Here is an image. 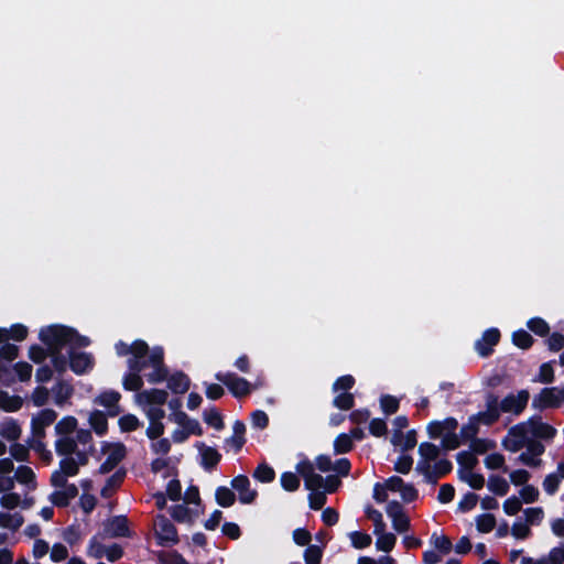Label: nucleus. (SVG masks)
Wrapping results in <instances>:
<instances>
[{
  "label": "nucleus",
  "mask_w": 564,
  "mask_h": 564,
  "mask_svg": "<svg viewBox=\"0 0 564 564\" xmlns=\"http://www.w3.org/2000/svg\"><path fill=\"white\" fill-rule=\"evenodd\" d=\"M69 326L52 324L41 328L39 339L47 347L48 352H58L69 343Z\"/></svg>",
  "instance_id": "f257e3e1"
},
{
  "label": "nucleus",
  "mask_w": 564,
  "mask_h": 564,
  "mask_svg": "<svg viewBox=\"0 0 564 564\" xmlns=\"http://www.w3.org/2000/svg\"><path fill=\"white\" fill-rule=\"evenodd\" d=\"M215 379L227 387L229 392L237 399H241L243 397H247L251 393L252 387L251 383L242 378L239 377L235 372H221L218 371L215 373Z\"/></svg>",
  "instance_id": "f03ea898"
},
{
  "label": "nucleus",
  "mask_w": 564,
  "mask_h": 564,
  "mask_svg": "<svg viewBox=\"0 0 564 564\" xmlns=\"http://www.w3.org/2000/svg\"><path fill=\"white\" fill-rule=\"evenodd\" d=\"M564 402V387L543 388L532 401V406L541 410L558 408Z\"/></svg>",
  "instance_id": "7ed1b4c3"
},
{
  "label": "nucleus",
  "mask_w": 564,
  "mask_h": 564,
  "mask_svg": "<svg viewBox=\"0 0 564 564\" xmlns=\"http://www.w3.org/2000/svg\"><path fill=\"white\" fill-rule=\"evenodd\" d=\"M108 448H110L111 451L98 469L99 474L102 475L113 470L119 465V463H121L127 455V448L122 443L109 444L105 442L102 445V452H106Z\"/></svg>",
  "instance_id": "20e7f679"
},
{
  "label": "nucleus",
  "mask_w": 564,
  "mask_h": 564,
  "mask_svg": "<svg viewBox=\"0 0 564 564\" xmlns=\"http://www.w3.org/2000/svg\"><path fill=\"white\" fill-rule=\"evenodd\" d=\"M529 399L528 390H520L517 394L509 393L500 401V410L503 413L520 415L525 410Z\"/></svg>",
  "instance_id": "39448f33"
},
{
  "label": "nucleus",
  "mask_w": 564,
  "mask_h": 564,
  "mask_svg": "<svg viewBox=\"0 0 564 564\" xmlns=\"http://www.w3.org/2000/svg\"><path fill=\"white\" fill-rule=\"evenodd\" d=\"M158 530L155 536L158 544L166 546L169 544H177L180 539L176 527L163 514L158 516Z\"/></svg>",
  "instance_id": "423d86ee"
},
{
  "label": "nucleus",
  "mask_w": 564,
  "mask_h": 564,
  "mask_svg": "<svg viewBox=\"0 0 564 564\" xmlns=\"http://www.w3.org/2000/svg\"><path fill=\"white\" fill-rule=\"evenodd\" d=\"M129 372L124 373L122 378V386L126 391H140L143 387V379L141 372L147 368L134 359L127 360Z\"/></svg>",
  "instance_id": "0eeeda50"
},
{
  "label": "nucleus",
  "mask_w": 564,
  "mask_h": 564,
  "mask_svg": "<svg viewBox=\"0 0 564 564\" xmlns=\"http://www.w3.org/2000/svg\"><path fill=\"white\" fill-rule=\"evenodd\" d=\"M386 512L391 518L392 527L397 532L403 533L410 529V518L405 514L401 502L398 500L389 501Z\"/></svg>",
  "instance_id": "6e6552de"
},
{
  "label": "nucleus",
  "mask_w": 564,
  "mask_h": 564,
  "mask_svg": "<svg viewBox=\"0 0 564 564\" xmlns=\"http://www.w3.org/2000/svg\"><path fill=\"white\" fill-rule=\"evenodd\" d=\"M230 486L238 492V500L242 505H251L258 497V491L250 488V480L246 475H238L230 481Z\"/></svg>",
  "instance_id": "1a4fd4ad"
},
{
  "label": "nucleus",
  "mask_w": 564,
  "mask_h": 564,
  "mask_svg": "<svg viewBox=\"0 0 564 564\" xmlns=\"http://www.w3.org/2000/svg\"><path fill=\"white\" fill-rule=\"evenodd\" d=\"M68 359L70 370L77 376L87 373L95 364L94 356L90 352L74 349H68Z\"/></svg>",
  "instance_id": "9d476101"
},
{
  "label": "nucleus",
  "mask_w": 564,
  "mask_h": 564,
  "mask_svg": "<svg viewBox=\"0 0 564 564\" xmlns=\"http://www.w3.org/2000/svg\"><path fill=\"white\" fill-rule=\"evenodd\" d=\"M105 532L111 538H131L132 531L129 528L127 516H113L105 523Z\"/></svg>",
  "instance_id": "9b49d317"
},
{
  "label": "nucleus",
  "mask_w": 564,
  "mask_h": 564,
  "mask_svg": "<svg viewBox=\"0 0 564 564\" xmlns=\"http://www.w3.org/2000/svg\"><path fill=\"white\" fill-rule=\"evenodd\" d=\"M530 434L536 440L551 441L556 435V429L542 421L540 415H533L528 421Z\"/></svg>",
  "instance_id": "f8f14e48"
},
{
  "label": "nucleus",
  "mask_w": 564,
  "mask_h": 564,
  "mask_svg": "<svg viewBox=\"0 0 564 564\" xmlns=\"http://www.w3.org/2000/svg\"><path fill=\"white\" fill-rule=\"evenodd\" d=\"M500 330L498 328H488L482 333L480 339L475 343V348L481 357H489L494 352V347L500 340Z\"/></svg>",
  "instance_id": "ddd939ff"
},
{
  "label": "nucleus",
  "mask_w": 564,
  "mask_h": 564,
  "mask_svg": "<svg viewBox=\"0 0 564 564\" xmlns=\"http://www.w3.org/2000/svg\"><path fill=\"white\" fill-rule=\"evenodd\" d=\"M457 420L453 416H448L443 421H431L426 426V431L430 438L436 440L443 437L445 433H448L452 430H457Z\"/></svg>",
  "instance_id": "4468645a"
},
{
  "label": "nucleus",
  "mask_w": 564,
  "mask_h": 564,
  "mask_svg": "<svg viewBox=\"0 0 564 564\" xmlns=\"http://www.w3.org/2000/svg\"><path fill=\"white\" fill-rule=\"evenodd\" d=\"M196 447L198 448L202 457L200 466L208 471L215 469L221 460V454L216 448L207 446L203 442H198Z\"/></svg>",
  "instance_id": "2eb2a0df"
},
{
  "label": "nucleus",
  "mask_w": 564,
  "mask_h": 564,
  "mask_svg": "<svg viewBox=\"0 0 564 564\" xmlns=\"http://www.w3.org/2000/svg\"><path fill=\"white\" fill-rule=\"evenodd\" d=\"M135 397L141 405H163L166 403L169 394L163 389H150L139 392Z\"/></svg>",
  "instance_id": "dca6fc26"
},
{
  "label": "nucleus",
  "mask_w": 564,
  "mask_h": 564,
  "mask_svg": "<svg viewBox=\"0 0 564 564\" xmlns=\"http://www.w3.org/2000/svg\"><path fill=\"white\" fill-rule=\"evenodd\" d=\"M166 382L167 388L175 394H183L187 392L191 387L189 377L181 370L169 376Z\"/></svg>",
  "instance_id": "f3484780"
},
{
  "label": "nucleus",
  "mask_w": 564,
  "mask_h": 564,
  "mask_svg": "<svg viewBox=\"0 0 564 564\" xmlns=\"http://www.w3.org/2000/svg\"><path fill=\"white\" fill-rule=\"evenodd\" d=\"M126 475V469L119 468L110 477H108L105 486L100 490L101 497L110 498L112 496V491L119 488L120 485L123 482Z\"/></svg>",
  "instance_id": "a211bd4d"
},
{
  "label": "nucleus",
  "mask_w": 564,
  "mask_h": 564,
  "mask_svg": "<svg viewBox=\"0 0 564 564\" xmlns=\"http://www.w3.org/2000/svg\"><path fill=\"white\" fill-rule=\"evenodd\" d=\"M22 433L21 426L17 420L9 417L0 424V435L10 442H15Z\"/></svg>",
  "instance_id": "6ab92c4d"
},
{
  "label": "nucleus",
  "mask_w": 564,
  "mask_h": 564,
  "mask_svg": "<svg viewBox=\"0 0 564 564\" xmlns=\"http://www.w3.org/2000/svg\"><path fill=\"white\" fill-rule=\"evenodd\" d=\"M234 434L230 438L226 440L227 443H230L236 453L240 452L243 445L246 444V425L242 421L237 420L232 425Z\"/></svg>",
  "instance_id": "aec40b11"
},
{
  "label": "nucleus",
  "mask_w": 564,
  "mask_h": 564,
  "mask_svg": "<svg viewBox=\"0 0 564 564\" xmlns=\"http://www.w3.org/2000/svg\"><path fill=\"white\" fill-rule=\"evenodd\" d=\"M89 424L98 436H104L108 432L107 415L100 410H95L90 413Z\"/></svg>",
  "instance_id": "412c9836"
},
{
  "label": "nucleus",
  "mask_w": 564,
  "mask_h": 564,
  "mask_svg": "<svg viewBox=\"0 0 564 564\" xmlns=\"http://www.w3.org/2000/svg\"><path fill=\"white\" fill-rule=\"evenodd\" d=\"M56 405H63L73 395L74 388L65 381H57L52 388Z\"/></svg>",
  "instance_id": "4be33fe9"
},
{
  "label": "nucleus",
  "mask_w": 564,
  "mask_h": 564,
  "mask_svg": "<svg viewBox=\"0 0 564 564\" xmlns=\"http://www.w3.org/2000/svg\"><path fill=\"white\" fill-rule=\"evenodd\" d=\"M130 349L131 357L129 359H134L139 364H142L143 367H148L145 357L148 356L150 348L147 341H144L143 339H135L130 345Z\"/></svg>",
  "instance_id": "5701e85b"
},
{
  "label": "nucleus",
  "mask_w": 564,
  "mask_h": 564,
  "mask_svg": "<svg viewBox=\"0 0 564 564\" xmlns=\"http://www.w3.org/2000/svg\"><path fill=\"white\" fill-rule=\"evenodd\" d=\"M172 519L178 523H194L193 510L185 505H174L170 508Z\"/></svg>",
  "instance_id": "b1692460"
},
{
  "label": "nucleus",
  "mask_w": 564,
  "mask_h": 564,
  "mask_svg": "<svg viewBox=\"0 0 564 564\" xmlns=\"http://www.w3.org/2000/svg\"><path fill=\"white\" fill-rule=\"evenodd\" d=\"M13 480L17 479L18 482L26 485L30 489L36 488L35 474L33 469L26 465H20L12 477Z\"/></svg>",
  "instance_id": "393cba45"
},
{
  "label": "nucleus",
  "mask_w": 564,
  "mask_h": 564,
  "mask_svg": "<svg viewBox=\"0 0 564 564\" xmlns=\"http://www.w3.org/2000/svg\"><path fill=\"white\" fill-rule=\"evenodd\" d=\"M24 523V517L19 513H9V512H0V527L4 529H10L12 531H18L22 524Z\"/></svg>",
  "instance_id": "a878e982"
},
{
  "label": "nucleus",
  "mask_w": 564,
  "mask_h": 564,
  "mask_svg": "<svg viewBox=\"0 0 564 564\" xmlns=\"http://www.w3.org/2000/svg\"><path fill=\"white\" fill-rule=\"evenodd\" d=\"M23 401L19 395H10L7 391H0V409L6 412H17L22 408Z\"/></svg>",
  "instance_id": "bb28decb"
},
{
  "label": "nucleus",
  "mask_w": 564,
  "mask_h": 564,
  "mask_svg": "<svg viewBox=\"0 0 564 564\" xmlns=\"http://www.w3.org/2000/svg\"><path fill=\"white\" fill-rule=\"evenodd\" d=\"M55 451L59 456L69 457V455L76 453L77 443L75 438L69 436L59 437L55 442Z\"/></svg>",
  "instance_id": "cd10ccee"
},
{
  "label": "nucleus",
  "mask_w": 564,
  "mask_h": 564,
  "mask_svg": "<svg viewBox=\"0 0 564 564\" xmlns=\"http://www.w3.org/2000/svg\"><path fill=\"white\" fill-rule=\"evenodd\" d=\"M215 500L218 506L229 508L236 502V495L234 490L226 486H219L215 490Z\"/></svg>",
  "instance_id": "c85d7f7f"
},
{
  "label": "nucleus",
  "mask_w": 564,
  "mask_h": 564,
  "mask_svg": "<svg viewBox=\"0 0 564 564\" xmlns=\"http://www.w3.org/2000/svg\"><path fill=\"white\" fill-rule=\"evenodd\" d=\"M488 489L496 496L503 497L508 494L510 486L503 477L491 475L488 479Z\"/></svg>",
  "instance_id": "c756f323"
},
{
  "label": "nucleus",
  "mask_w": 564,
  "mask_h": 564,
  "mask_svg": "<svg viewBox=\"0 0 564 564\" xmlns=\"http://www.w3.org/2000/svg\"><path fill=\"white\" fill-rule=\"evenodd\" d=\"M252 477L262 484H269L274 480L275 471L269 464L261 463L253 470Z\"/></svg>",
  "instance_id": "7c9ffc66"
},
{
  "label": "nucleus",
  "mask_w": 564,
  "mask_h": 564,
  "mask_svg": "<svg viewBox=\"0 0 564 564\" xmlns=\"http://www.w3.org/2000/svg\"><path fill=\"white\" fill-rule=\"evenodd\" d=\"M458 477L475 490H480L485 486V478L481 474L473 473L471 470L465 471L463 468H459Z\"/></svg>",
  "instance_id": "2f4dec72"
},
{
  "label": "nucleus",
  "mask_w": 564,
  "mask_h": 564,
  "mask_svg": "<svg viewBox=\"0 0 564 564\" xmlns=\"http://www.w3.org/2000/svg\"><path fill=\"white\" fill-rule=\"evenodd\" d=\"M78 425L77 419L72 415L64 416L55 425V433L57 435L67 436L76 431Z\"/></svg>",
  "instance_id": "473e14b6"
},
{
  "label": "nucleus",
  "mask_w": 564,
  "mask_h": 564,
  "mask_svg": "<svg viewBox=\"0 0 564 564\" xmlns=\"http://www.w3.org/2000/svg\"><path fill=\"white\" fill-rule=\"evenodd\" d=\"M334 453L336 455L347 454L354 449V442L347 433H340L336 436L333 443Z\"/></svg>",
  "instance_id": "72a5a7b5"
},
{
  "label": "nucleus",
  "mask_w": 564,
  "mask_h": 564,
  "mask_svg": "<svg viewBox=\"0 0 564 564\" xmlns=\"http://www.w3.org/2000/svg\"><path fill=\"white\" fill-rule=\"evenodd\" d=\"M203 420L207 425L214 427L217 431H220L225 427L223 416L215 406L203 412Z\"/></svg>",
  "instance_id": "f704fd0d"
},
{
  "label": "nucleus",
  "mask_w": 564,
  "mask_h": 564,
  "mask_svg": "<svg viewBox=\"0 0 564 564\" xmlns=\"http://www.w3.org/2000/svg\"><path fill=\"white\" fill-rule=\"evenodd\" d=\"M332 404L340 411H349L355 406V397L351 392H341L333 399Z\"/></svg>",
  "instance_id": "c9c22d12"
},
{
  "label": "nucleus",
  "mask_w": 564,
  "mask_h": 564,
  "mask_svg": "<svg viewBox=\"0 0 564 564\" xmlns=\"http://www.w3.org/2000/svg\"><path fill=\"white\" fill-rule=\"evenodd\" d=\"M527 327L540 337H545L550 334V326L542 317H532L527 322Z\"/></svg>",
  "instance_id": "e433bc0d"
},
{
  "label": "nucleus",
  "mask_w": 564,
  "mask_h": 564,
  "mask_svg": "<svg viewBox=\"0 0 564 564\" xmlns=\"http://www.w3.org/2000/svg\"><path fill=\"white\" fill-rule=\"evenodd\" d=\"M380 408L387 416L392 415L398 412L400 400L394 395L383 394L380 397Z\"/></svg>",
  "instance_id": "4c0bfd02"
},
{
  "label": "nucleus",
  "mask_w": 564,
  "mask_h": 564,
  "mask_svg": "<svg viewBox=\"0 0 564 564\" xmlns=\"http://www.w3.org/2000/svg\"><path fill=\"white\" fill-rule=\"evenodd\" d=\"M456 460L459 465V468H463L465 471L473 470L478 464V458L470 451H462L456 455Z\"/></svg>",
  "instance_id": "58836bf2"
},
{
  "label": "nucleus",
  "mask_w": 564,
  "mask_h": 564,
  "mask_svg": "<svg viewBox=\"0 0 564 564\" xmlns=\"http://www.w3.org/2000/svg\"><path fill=\"white\" fill-rule=\"evenodd\" d=\"M508 434L509 436H512L513 438L521 441L522 447H524L530 440V430L527 422H521L513 425L512 427H510Z\"/></svg>",
  "instance_id": "ea45409f"
},
{
  "label": "nucleus",
  "mask_w": 564,
  "mask_h": 564,
  "mask_svg": "<svg viewBox=\"0 0 564 564\" xmlns=\"http://www.w3.org/2000/svg\"><path fill=\"white\" fill-rule=\"evenodd\" d=\"M280 482L285 491L293 492L300 488V477L292 471H284L281 474Z\"/></svg>",
  "instance_id": "a19ab883"
},
{
  "label": "nucleus",
  "mask_w": 564,
  "mask_h": 564,
  "mask_svg": "<svg viewBox=\"0 0 564 564\" xmlns=\"http://www.w3.org/2000/svg\"><path fill=\"white\" fill-rule=\"evenodd\" d=\"M496 527V518L492 513H482L476 518V528L480 533H489Z\"/></svg>",
  "instance_id": "79ce46f5"
},
{
  "label": "nucleus",
  "mask_w": 564,
  "mask_h": 564,
  "mask_svg": "<svg viewBox=\"0 0 564 564\" xmlns=\"http://www.w3.org/2000/svg\"><path fill=\"white\" fill-rule=\"evenodd\" d=\"M512 343L521 349H529L532 347L534 339L527 330L518 329L512 334Z\"/></svg>",
  "instance_id": "37998d69"
},
{
  "label": "nucleus",
  "mask_w": 564,
  "mask_h": 564,
  "mask_svg": "<svg viewBox=\"0 0 564 564\" xmlns=\"http://www.w3.org/2000/svg\"><path fill=\"white\" fill-rule=\"evenodd\" d=\"M153 370L145 375L147 381L152 384L166 381L169 378V369L166 365L151 366Z\"/></svg>",
  "instance_id": "c03bdc74"
},
{
  "label": "nucleus",
  "mask_w": 564,
  "mask_h": 564,
  "mask_svg": "<svg viewBox=\"0 0 564 564\" xmlns=\"http://www.w3.org/2000/svg\"><path fill=\"white\" fill-rule=\"evenodd\" d=\"M121 394L115 390H107L101 392L96 402L105 408H113L120 401Z\"/></svg>",
  "instance_id": "a18cd8bd"
},
{
  "label": "nucleus",
  "mask_w": 564,
  "mask_h": 564,
  "mask_svg": "<svg viewBox=\"0 0 564 564\" xmlns=\"http://www.w3.org/2000/svg\"><path fill=\"white\" fill-rule=\"evenodd\" d=\"M351 545L357 550H362L371 545V536L362 531H352L349 533Z\"/></svg>",
  "instance_id": "49530a36"
},
{
  "label": "nucleus",
  "mask_w": 564,
  "mask_h": 564,
  "mask_svg": "<svg viewBox=\"0 0 564 564\" xmlns=\"http://www.w3.org/2000/svg\"><path fill=\"white\" fill-rule=\"evenodd\" d=\"M356 383V380L354 378V376L351 375H344V376H340L338 377L333 386H332V390L334 392H350V390L354 388Z\"/></svg>",
  "instance_id": "de8ad7c7"
},
{
  "label": "nucleus",
  "mask_w": 564,
  "mask_h": 564,
  "mask_svg": "<svg viewBox=\"0 0 564 564\" xmlns=\"http://www.w3.org/2000/svg\"><path fill=\"white\" fill-rule=\"evenodd\" d=\"M118 425L121 432H133L141 426V422L134 414L128 413L118 420Z\"/></svg>",
  "instance_id": "09e8293b"
},
{
  "label": "nucleus",
  "mask_w": 564,
  "mask_h": 564,
  "mask_svg": "<svg viewBox=\"0 0 564 564\" xmlns=\"http://www.w3.org/2000/svg\"><path fill=\"white\" fill-rule=\"evenodd\" d=\"M419 454L425 462H433L440 455V448L433 443L423 442L419 446Z\"/></svg>",
  "instance_id": "8fccbe9b"
},
{
  "label": "nucleus",
  "mask_w": 564,
  "mask_h": 564,
  "mask_svg": "<svg viewBox=\"0 0 564 564\" xmlns=\"http://www.w3.org/2000/svg\"><path fill=\"white\" fill-rule=\"evenodd\" d=\"M305 564H321L323 557V549L318 545H308L303 554Z\"/></svg>",
  "instance_id": "3c124183"
},
{
  "label": "nucleus",
  "mask_w": 564,
  "mask_h": 564,
  "mask_svg": "<svg viewBox=\"0 0 564 564\" xmlns=\"http://www.w3.org/2000/svg\"><path fill=\"white\" fill-rule=\"evenodd\" d=\"M496 446L495 442L488 438H475L470 442V452L476 455H482Z\"/></svg>",
  "instance_id": "603ef678"
},
{
  "label": "nucleus",
  "mask_w": 564,
  "mask_h": 564,
  "mask_svg": "<svg viewBox=\"0 0 564 564\" xmlns=\"http://www.w3.org/2000/svg\"><path fill=\"white\" fill-rule=\"evenodd\" d=\"M478 433H479V425L475 421H473L471 417L469 416L468 423L464 424L462 426L458 435L462 438V441L473 442V440L477 438Z\"/></svg>",
  "instance_id": "864d4df0"
},
{
  "label": "nucleus",
  "mask_w": 564,
  "mask_h": 564,
  "mask_svg": "<svg viewBox=\"0 0 564 564\" xmlns=\"http://www.w3.org/2000/svg\"><path fill=\"white\" fill-rule=\"evenodd\" d=\"M397 542V536L393 533H382L378 535L376 541V547L379 551L390 552L393 550Z\"/></svg>",
  "instance_id": "5fc2aeb1"
},
{
  "label": "nucleus",
  "mask_w": 564,
  "mask_h": 564,
  "mask_svg": "<svg viewBox=\"0 0 564 564\" xmlns=\"http://www.w3.org/2000/svg\"><path fill=\"white\" fill-rule=\"evenodd\" d=\"M90 345V339L87 336L80 335L75 328H69V349L85 348Z\"/></svg>",
  "instance_id": "6e6d98bb"
},
{
  "label": "nucleus",
  "mask_w": 564,
  "mask_h": 564,
  "mask_svg": "<svg viewBox=\"0 0 564 564\" xmlns=\"http://www.w3.org/2000/svg\"><path fill=\"white\" fill-rule=\"evenodd\" d=\"M460 444H462V438L456 433V430H452L451 432L445 433L442 437L441 445L445 451L456 449L460 446Z\"/></svg>",
  "instance_id": "4d7b16f0"
},
{
  "label": "nucleus",
  "mask_w": 564,
  "mask_h": 564,
  "mask_svg": "<svg viewBox=\"0 0 564 564\" xmlns=\"http://www.w3.org/2000/svg\"><path fill=\"white\" fill-rule=\"evenodd\" d=\"M19 355V347L14 344L4 343L0 347V364L14 360Z\"/></svg>",
  "instance_id": "13d9d810"
},
{
  "label": "nucleus",
  "mask_w": 564,
  "mask_h": 564,
  "mask_svg": "<svg viewBox=\"0 0 564 564\" xmlns=\"http://www.w3.org/2000/svg\"><path fill=\"white\" fill-rule=\"evenodd\" d=\"M431 541L434 547L437 549L442 554H448L452 551V541L444 534L437 535L434 532L431 536Z\"/></svg>",
  "instance_id": "bf43d9fd"
},
{
  "label": "nucleus",
  "mask_w": 564,
  "mask_h": 564,
  "mask_svg": "<svg viewBox=\"0 0 564 564\" xmlns=\"http://www.w3.org/2000/svg\"><path fill=\"white\" fill-rule=\"evenodd\" d=\"M470 417L478 425H479V423H482L487 426H491L499 420L500 415L494 413L492 411L486 410V411H480L476 414H473V415H470Z\"/></svg>",
  "instance_id": "052dcab7"
},
{
  "label": "nucleus",
  "mask_w": 564,
  "mask_h": 564,
  "mask_svg": "<svg viewBox=\"0 0 564 564\" xmlns=\"http://www.w3.org/2000/svg\"><path fill=\"white\" fill-rule=\"evenodd\" d=\"M58 470L66 475L67 477H74L79 473V467L77 462L73 457H64L59 462Z\"/></svg>",
  "instance_id": "680f3d73"
},
{
  "label": "nucleus",
  "mask_w": 564,
  "mask_h": 564,
  "mask_svg": "<svg viewBox=\"0 0 564 564\" xmlns=\"http://www.w3.org/2000/svg\"><path fill=\"white\" fill-rule=\"evenodd\" d=\"M478 495L475 492H467L464 495L462 500L458 502L457 509L460 512H468L473 510L478 502Z\"/></svg>",
  "instance_id": "e2e57ef3"
},
{
  "label": "nucleus",
  "mask_w": 564,
  "mask_h": 564,
  "mask_svg": "<svg viewBox=\"0 0 564 564\" xmlns=\"http://www.w3.org/2000/svg\"><path fill=\"white\" fill-rule=\"evenodd\" d=\"M82 538L80 529L78 524L68 525L63 532V539L70 546L77 544Z\"/></svg>",
  "instance_id": "0e129e2a"
},
{
  "label": "nucleus",
  "mask_w": 564,
  "mask_h": 564,
  "mask_svg": "<svg viewBox=\"0 0 564 564\" xmlns=\"http://www.w3.org/2000/svg\"><path fill=\"white\" fill-rule=\"evenodd\" d=\"M14 376L21 382L29 381L32 376V366L25 361H19L13 366Z\"/></svg>",
  "instance_id": "69168bd1"
},
{
  "label": "nucleus",
  "mask_w": 564,
  "mask_h": 564,
  "mask_svg": "<svg viewBox=\"0 0 564 564\" xmlns=\"http://www.w3.org/2000/svg\"><path fill=\"white\" fill-rule=\"evenodd\" d=\"M34 421L39 422L42 426H50L57 419V413L53 409H43L36 416H33Z\"/></svg>",
  "instance_id": "338daca9"
},
{
  "label": "nucleus",
  "mask_w": 564,
  "mask_h": 564,
  "mask_svg": "<svg viewBox=\"0 0 564 564\" xmlns=\"http://www.w3.org/2000/svg\"><path fill=\"white\" fill-rule=\"evenodd\" d=\"M159 560L161 564H188L184 556L177 551H172L167 555L164 552L159 554Z\"/></svg>",
  "instance_id": "774afa93"
}]
</instances>
